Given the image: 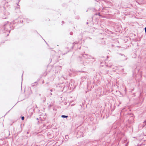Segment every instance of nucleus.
Segmentation results:
<instances>
[{"instance_id": "f257e3e1", "label": "nucleus", "mask_w": 146, "mask_h": 146, "mask_svg": "<svg viewBox=\"0 0 146 146\" xmlns=\"http://www.w3.org/2000/svg\"><path fill=\"white\" fill-rule=\"evenodd\" d=\"M61 117H63V118H64V117L66 118L68 117V116L64 115H62Z\"/></svg>"}, {"instance_id": "f03ea898", "label": "nucleus", "mask_w": 146, "mask_h": 146, "mask_svg": "<svg viewBox=\"0 0 146 146\" xmlns=\"http://www.w3.org/2000/svg\"><path fill=\"white\" fill-rule=\"evenodd\" d=\"M21 119L23 120L24 119V117L23 116L22 117H21Z\"/></svg>"}, {"instance_id": "7ed1b4c3", "label": "nucleus", "mask_w": 146, "mask_h": 146, "mask_svg": "<svg viewBox=\"0 0 146 146\" xmlns=\"http://www.w3.org/2000/svg\"><path fill=\"white\" fill-rule=\"evenodd\" d=\"M145 32H146V27H145Z\"/></svg>"}]
</instances>
